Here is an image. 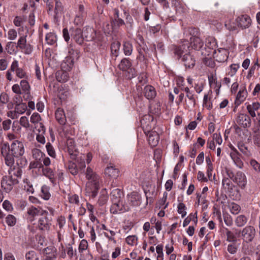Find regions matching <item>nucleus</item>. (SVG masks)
<instances>
[{"label":"nucleus","mask_w":260,"mask_h":260,"mask_svg":"<svg viewBox=\"0 0 260 260\" xmlns=\"http://www.w3.org/2000/svg\"><path fill=\"white\" fill-rule=\"evenodd\" d=\"M85 175L87 180L86 183V191L88 193H91L92 197L94 198L97 195L102 179L90 167H87Z\"/></svg>","instance_id":"f257e3e1"},{"label":"nucleus","mask_w":260,"mask_h":260,"mask_svg":"<svg viewBox=\"0 0 260 260\" xmlns=\"http://www.w3.org/2000/svg\"><path fill=\"white\" fill-rule=\"evenodd\" d=\"M12 90L17 95H22L25 100H28L31 96L30 86L28 82L25 79L22 80L20 84H14L12 87Z\"/></svg>","instance_id":"f03ea898"},{"label":"nucleus","mask_w":260,"mask_h":260,"mask_svg":"<svg viewBox=\"0 0 260 260\" xmlns=\"http://www.w3.org/2000/svg\"><path fill=\"white\" fill-rule=\"evenodd\" d=\"M74 66V59L71 56H67L61 63V68L63 71L61 76L59 77L60 73L56 74V78L59 82H66L68 80L67 72L71 70Z\"/></svg>","instance_id":"7ed1b4c3"},{"label":"nucleus","mask_w":260,"mask_h":260,"mask_svg":"<svg viewBox=\"0 0 260 260\" xmlns=\"http://www.w3.org/2000/svg\"><path fill=\"white\" fill-rule=\"evenodd\" d=\"M18 183V180L16 178L8 174V175L3 177L1 181V185L6 192H9L12 190L14 185Z\"/></svg>","instance_id":"20e7f679"},{"label":"nucleus","mask_w":260,"mask_h":260,"mask_svg":"<svg viewBox=\"0 0 260 260\" xmlns=\"http://www.w3.org/2000/svg\"><path fill=\"white\" fill-rule=\"evenodd\" d=\"M9 151L12 153L16 157L22 156L24 153L23 144L18 140L12 142L10 147H8Z\"/></svg>","instance_id":"39448f33"},{"label":"nucleus","mask_w":260,"mask_h":260,"mask_svg":"<svg viewBox=\"0 0 260 260\" xmlns=\"http://www.w3.org/2000/svg\"><path fill=\"white\" fill-rule=\"evenodd\" d=\"M1 153L4 158L6 165L12 168L14 164L15 156L9 151L8 146L6 145L2 147Z\"/></svg>","instance_id":"423d86ee"},{"label":"nucleus","mask_w":260,"mask_h":260,"mask_svg":"<svg viewBox=\"0 0 260 260\" xmlns=\"http://www.w3.org/2000/svg\"><path fill=\"white\" fill-rule=\"evenodd\" d=\"M27 219L32 221L35 218L39 215H47L48 212L42 209L41 208H37L34 206H30L27 209Z\"/></svg>","instance_id":"0eeeda50"},{"label":"nucleus","mask_w":260,"mask_h":260,"mask_svg":"<svg viewBox=\"0 0 260 260\" xmlns=\"http://www.w3.org/2000/svg\"><path fill=\"white\" fill-rule=\"evenodd\" d=\"M129 210L130 207L127 204H124L122 200L116 202L112 203L110 208V211L113 214L124 212Z\"/></svg>","instance_id":"6e6552de"},{"label":"nucleus","mask_w":260,"mask_h":260,"mask_svg":"<svg viewBox=\"0 0 260 260\" xmlns=\"http://www.w3.org/2000/svg\"><path fill=\"white\" fill-rule=\"evenodd\" d=\"M236 121L237 124L243 128L249 127L251 124L250 117L245 113H238Z\"/></svg>","instance_id":"1a4fd4ad"},{"label":"nucleus","mask_w":260,"mask_h":260,"mask_svg":"<svg viewBox=\"0 0 260 260\" xmlns=\"http://www.w3.org/2000/svg\"><path fill=\"white\" fill-rule=\"evenodd\" d=\"M10 71L15 73L16 76L20 79L24 78L25 80L28 78V75L25 70L19 67L18 61L14 60L10 66Z\"/></svg>","instance_id":"9d476101"},{"label":"nucleus","mask_w":260,"mask_h":260,"mask_svg":"<svg viewBox=\"0 0 260 260\" xmlns=\"http://www.w3.org/2000/svg\"><path fill=\"white\" fill-rule=\"evenodd\" d=\"M241 236L246 242H251L255 235L254 228L252 226H246L241 231Z\"/></svg>","instance_id":"9b49d317"},{"label":"nucleus","mask_w":260,"mask_h":260,"mask_svg":"<svg viewBox=\"0 0 260 260\" xmlns=\"http://www.w3.org/2000/svg\"><path fill=\"white\" fill-rule=\"evenodd\" d=\"M229 51L224 48H219L213 51V56L216 61L222 62L227 60Z\"/></svg>","instance_id":"f8f14e48"},{"label":"nucleus","mask_w":260,"mask_h":260,"mask_svg":"<svg viewBox=\"0 0 260 260\" xmlns=\"http://www.w3.org/2000/svg\"><path fill=\"white\" fill-rule=\"evenodd\" d=\"M236 21L237 23V26L242 29L248 28L251 23L250 17L247 15H242L238 17L236 19Z\"/></svg>","instance_id":"ddd939ff"},{"label":"nucleus","mask_w":260,"mask_h":260,"mask_svg":"<svg viewBox=\"0 0 260 260\" xmlns=\"http://www.w3.org/2000/svg\"><path fill=\"white\" fill-rule=\"evenodd\" d=\"M230 148L231 149L230 156L234 164L239 169H242L243 167V162L240 158V154L234 146L230 147Z\"/></svg>","instance_id":"4468645a"},{"label":"nucleus","mask_w":260,"mask_h":260,"mask_svg":"<svg viewBox=\"0 0 260 260\" xmlns=\"http://www.w3.org/2000/svg\"><path fill=\"white\" fill-rule=\"evenodd\" d=\"M127 204L130 208L132 207H137L140 205V196L137 192H132L127 196Z\"/></svg>","instance_id":"2eb2a0df"},{"label":"nucleus","mask_w":260,"mask_h":260,"mask_svg":"<svg viewBox=\"0 0 260 260\" xmlns=\"http://www.w3.org/2000/svg\"><path fill=\"white\" fill-rule=\"evenodd\" d=\"M233 181L236 183L242 189L245 188L247 184V179L244 173L241 171L236 173Z\"/></svg>","instance_id":"dca6fc26"},{"label":"nucleus","mask_w":260,"mask_h":260,"mask_svg":"<svg viewBox=\"0 0 260 260\" xmlns=\"http://www.w3.org/2000/svg\"><path fill=\"white\" fill-rule=\"evenodd\" d=\"M67 151L72 159H76L78 152L77 151L75 141L72 139H68L67 141Z\"/></svg>","instance_id":"f3484780"},{"label":"nucleus","mask_w":260,"mask_h":260,"mask_svg":"<svg viewBox=\"0 0 260 260\" xmlns=\"http://www.w3.org/2000/svg\"><path fill=\"white\" fill-rule=\"evenodd\" d=\"M247 96V91L245 86L241 87L239 91L238 92L235 101V105L238 107L241 105L246 99Z\"/></svg>","instance_id":"a211bd4d"},{"label":"nucleus","mask_w":260,"mask_h":260,"mask_svg":"<svg viewBox=\"0 0 260 260\" xmlns=\"http://www.w3.org/2000/svg\"><path fill=\"white\" fill-rule=\"evenodd\" d=\"M144 132L148 136L149 144L152 147L156 146L158 144L159 140L158 134L155 131L150 132L148 131L147 133L146 131L145 130Z\"/></svg>","instance_id":"6ab92c4d"},{"label":"nucleus","mask_w":260,"mask_h":260,"mask_svg":"<svg viewBox=\"0 0 260 260\" xmlns=\"http://www.w3.org/2000/svg\"><path fill=\"white\" fill-rule=\"evenodd\" d=\"M51 225V222L46 217H41L39 218L38 223V228L41 231H48Z\"/></svg>","instance_id":"aec40b11"},{"label":"nucleus","mask_w":260,"mask_h":260,"mask_svg":"<svg viewBox=\"0 0 260 260\" xmlns=\"http://www.w3.org/2000/svg\"><path fill=\"white\" fill-rule=\"evenodd\" d=\"M246 110L252 118L256 116V112L260 109V103L257 102H252L251 103H246Z\"/></svg>","instance_id":"412c9836"},{"label":"nucleus","mask_w":260,"mask_h":260,"mask_svg":"<svg viewBox=\"0 0 260 260\" xmlns=\"http://www.w3.org/2000/svg\"><path fill=\"white\" fill-rule=\"evenodd\" d=\"M40 169H41L42 174L47 177L51 182L53 184L55 183V174L53 170L48 167H44L43 165H40Z\"/></svg>","instance_id":"4be33fe9"},{"label":"nucleus","mask_w":260,"mask_h":260,"mask_svg":"<svg viewBox=\"0 0 260 260\" xmlns=\"http://www.w3.org/2000/svg\"><path fill=\"white\" fill-rule=\"evenodd\" d=\"M182 61L186 67L192 68L195 64V60L193 56L189 52L185 53L182 56Z\"/></svg>","instance_id":"5701e85b"},{"label":"nucleus","mask_w":260,"mask_h":260,"mask_svg":"<svg viewBox=\"0 0 260 260\" xmlns=\"http://www.w3.org/2000/svg\"><path fill=\"white\" fill-rule=\"evenodd\" d=\"M55 118L58 122L62 125L66 124L67 122L66 116L64 110L60 108H58L55 111Z\"/></svg>","instance_id":"b1692460"},{"label":"nucleus","mask_w":260,"mask_h":260,"mask_svg":"<svg viewBox=\"0 0 260 260\" xmlns=\"http://www.w3.org/2000/svg\"><path fill=\"white\" fill-rule=\"evenodd\" d=\"M189 47L188 46V44H183L179 46H176L174 48V54L176 56H177V58L179 59L182 56L183 54H185L188 52V50Z\"/></svg>","instance_id":"393cba45"},{"label":"nucleus","mask_w":260,"mask_h":260,"mask_svg":"<svg viewBox=\"0 0 260 260\" xmlns=\"http://www.w3.org/2000/svg\"><path fill=\"white\" fill-rule=\"evenodd\" d=\"M83 36L87 41L93 40L96 37L95 31L92 27H86L83 31Z\"/></svg>","instance_id":"a878e982"},{"label":"nucleus","mask_w":260,"mask_h":260,"mask_svg":"<svg viewBox=\"0 0 260 260\" xmlns=\"http://www.w3.org/2000/svg\"><path fill=\"white\" fill-rule=\"evenodd\" d=\"M145 96L148 100H152L156 95V92L154 87L151 85H147L144 88Z\"/></svg>","instance_id":"bb28decb"},{"label":"nucleus","mask_w":260,"mask_h":260,"mask_svg":"<svg viewBox=\"0 0 260 260\" xmlns=\"http://www.w3.org/2000/svg\"><path fill=\"white\" fill-rule=\"evenodd\" d=\"M190 47L194 50L200 49L204 45L203 41L198 37L192 36L190 39Z\"/></svg>","instance_id":"cd10ccee"},{"label":"nucleus","mask_w":260,"mask_h":260,"mask_svg":"<svg viewBox=\"0 0 260 260\" xmlns=\"http://www.w3.org/2000/svg\"><path fill=\"white\" fill-rule=\"evenodd\" d=\"M74 40L79 44H81L84 40L83 31L80 28L75 29L71 35Z\"/></svg>","instance_id":"c85d7f7f"},{"label":"nucleus","mask_w":260,"mask_h":260,"mask_svg":"<svg viewBox=\"0 0 260 260\" xmlns=\"http://www.w3.org/2000/svg\"><path fill=\"white\" fill-rule=\"evenodd\" d=\"M66 224V219L63 216H59L57 219V224L58 225L59 230H57V237L59 241H60L62 234L64 233L62 228Z\"/></svg>","instance_id":"c756f323"},{"label":"nucleus","mask_w":260,"mask_h":260,"mask_svg":"<svg viewBox=\"0 0 260 260\" xmlns=\"http://www.w3.org/2000/svg\"><path fill=\"white\" fill-rule=\"evenodd\" d=\"M171 3L177 13L181 14L184 12L185 6L180 0H172Z\"/></svg>","instance_id":"7c9ffc66"},{"label":"nucleus","mask_w":260,"mask_h":260,"mask_svg":"<svg viewBox=\"0 0 260 260\" xmlns=\"http://www.w3.org/2000/svg\"><path fill=\"white\" fill-rule=\"evenodd\" d=\"M123 194L120 189L115 188L113 189L111 192V197L112 203L118 202L121 200Z\"/></svg>","instance_id":"2f4dec72"},{"label":"nucleus","mask_w":260,"mask_h":260,"mask_svg":"<svg viewBox=\"0 0 260 260\" xmlns=\"http://www.w3.org/2000/svg\"><path fill=\"white\" fill-rule=\"evenodd\" d=\"M119 172V170L112 165L107 167L105 170L106 174L113 178H116L118 176Z\"/></svg>","instance_id":"473e14b6"},{"label":"nucleus","mask_w":260,"mask_h":260,"mask_svg":"<svg viewBox=\"0 0 260 260\" xmlns=\"http://www.w3.org/2000/svg\"><path fill=\"white\" fill-rule=\"evenodd\" d=\"M167 197L168 193L167 192H164L162 198L158 201L156 204V207L162 209H166L169 205V202H167Z\"/></svg>","instance_id":"72a5a7b5"},{"label":"nucleus","mask_w":260,"mask_h":260,"mask_svg":"<svg viewBox=\"0 0 260 260\" xmlns=\"http://www.w3.org/2000/svg\"><path fill=\"white\" fill-rule=\"evenodd\" d=\"M248 220V218L244 215H240L236 217L235 223L237 226L242 227L245 225Z\"/></svg>","instance_id":"f704fd0d"},{"label":"nucleus","mask_w":260,"mask_h":260,"mask_svg":"<svg viewBox=\"0 0 260 260\" xmlns=\"http://www.w3.org/2000/svg\"><path fill=\"white\" fill-rule=\"evenodd\" d=\"M212 93L211 90H209L208 94H205L203 98V106L208 110L212 108L213 105L211 102V98L209 96V94Z\"/></svg>","instance_id":"c9c22d12"},{"label":"nucleus","mask_w":260,"mask_h":260,"mask_svg":"<svg viewBox=\"0 0 260 260\" xmlns=\"http://www.w3.org/2000/svg\"><path fill=\"white\" fill-rule=\"evenodd\" d=\"M84 7L82 5L79 6V12L76 16L74 19V23L76 25H81L84 20V16L83 15L82 12L83 11Z\"/></svg>","instance_id":"e433bc0d"},{"label":"nucleus","mask_w":260,"mask_h":260,"mask_svg":"<svg viewBox=\"0 0 260 260\" xmlns=\"http://www.w3.org/2000/svg\"><path fill=\"white\" fill-rule=\"evenodd\" d=\"M49 189V187L46 185H44L41 187L40 196L45 200H48L51 197Z\"/></svg>","instance_id":"4c0bfd02"},{"label":"nucleus","mask_w":260,"mask_h":260,"mask_svg":"<svg viewBox=\"0 0 260 260\" xmlns=\"http://www.w3.org/2000/svg\"><path fill=\"white\" fill-rule=\"evenodd\" d=\"M108 199V192L106 189H102L98 201L99 205L101 206L104 205L107 202Z\"/></svg>","instance_id":"58836bf2"},{"label":"nucleus","mask_w":260,"mask_h":260,"mask_svg":"<svg viewBox=\"0 0 260 260\" xmlns=\"http://www.w3.org/2000/svg\"><path fill=\"white\" fill-rule=\"evenodd\" d=\"M120 43L118 41L114 42L111 46L112 54L115 56H118L119 52Z\"/></svg>","instance_id":"ea45409f"},{"label":"nucleus","mask_w":260,"mask_h":260,"mask_svg":"<svg viewBox=\"0 0 260 260\" xmlns=\"http://www.w3.org/2000/svg\"><path fill=\"white\" fill-rule=\"evenodd\" d=\"M123 50L125 55L129 56L133 50L132 44L129 42H124L123 44Z\"/></svg>","instance_id":"a19ab883"},{"label":"nucleus","mask_w":260,"mask_h":260,"mask_svg":"<svg viewBox=\"0 0 260 260\" xmlns=\"http://www.w3.org/2000/svg\"><path fill=\"white\" fill-rule=\"evenodd\" d=\"M131 66L132 63L127 58H124L121 60L118 67L120 70L126 71L130 68Z\"/></svg>","instance_id":"79ce46f5"},{"label":"nucleus","mask_w":260,"mask_h":260,"mask_svg":"<svg viewBox=\"0 0 260 260\" xmlns=\"http://www.w3.org/2000/svg\"><path fill=\"white\" fill-rule=\"evenodd\" d=\"M231 180H232L228 177H224L222 181L223 187L229 191L232 190L234 187V184Z\"/></svg>","instance_id":"37998d69"},{"label":"nucleus","mask_w":260,"mask_h":260,"mask_svg":"<svg viewBox=\"0 0 260 260\" xmlns=\"http://www.w3.org/2000/svg\"><path fill=\"white\" fill-rule=\"evenodd\" d=\"M41 120V117L38 113H34L30 116V121L31 123L34 124L35 128H37L39 123H41L40 122Z\"/></svg>","instance_id":"c03bdc74"},{"label":"nucleus","mask_w":260,"mask_h":260,"mask_svg":"<svg viewBox=\"0 0 260 260\" xmlns=\"http://www.w3.org/2000/svg\"><path fill=\"white\" fill-rule=\"evenodd\" d=\"M22 174V170L20 167H17L16 168H14L13 169L11 168L9 170V174L10 175H12L13 177L16 178L17 179V178L21 177Z\"/></svg>","instance_id":"a18cd8bd"},{"label":"nucleus","mask_w":260,"mask_h":260,"mask_svg":"<svg viewBox=\"0 0 260 260\" xmlns=\"http://www.w3.org/2000/svg\"><path fill=\"white\" fill-rule=\"evenodd\" d=\"M45 40L48 45H53L57 41L56 36L52 32L48 33L46 35Z\"/></svg>","instance_id":"49530a36"},{"label":"nucleus","mask_w":260,"mask_h":260,"mask_svg":"<svg viewBox=\"0 0 260 260\" xmlns=\"http://www.w3.org/2000/svg\"><path fill=\"white\" fill-rule=\"evenodd\" d=\"M187 207L182 202H180L177 205V212L181 215L182 218L184 217L187 214Z\"/></svg>","instance_id":"de8ad7c7"},{"label":"nucleus","mask_w":260,"mask_h":260,"mask_svg":"<svg viewBox=\"0 0 260 260\" xmlns=\"http://www.w3.org/2000/svg\"><path fill=\"white\" fill-rule=\"evenodd\" d=\"M26 109L27 106L25 104L20 103L15 106L14 112L16 114H22L26 111Z\"/></svg>","instance_id":"09e8293b"},{"label":"nucleus","mask_w":260,"mask_h":260,"mask_svg":"<svg viewBox=\"0 0 260 260\" xmlns=\"http://www.w3.org/2000/svg\"><path fill=\"white\" fill-rule=\"evenodd\" d=\"M181 90H184L186 93V97L191 101V103L194 106L196 104V100L194 94L190 92L189 88L188 87H186L184 88H181Z\"/></svg>","instance_id":"8fccbe9b"},{"label":"nucleus","mask_w":260,"mask_h":260,"mask_svg":"<svg viewBox=\"0 0 260 260\" xmlns=\"http://www.w3.org/2000/svg\"><path fill=\"white\" fill-rule=\"evenodd\" d=\"M229 207L231 213L233 214L236 215L238 214L241 210L240 206L235 203L230 204Z\"/></svg>","instance_id":"3c124183"},{"label":"nucleus","mask_w":260,"mask_h":260,"mask_svg":"<svg viewBox=\"0 0 260 260\" xmlns=\"http://www.w3.org/2000/svg\"><path fill=\"white\" fill-rule=\"evenodd\" d=\"M26 260H39L40 255L34 251H30L25 254Z\"/></svg>","instance_id":"603ef678"},{"label":"nucleus","mask_w":260,"mask_h":260,"mask_svg":"<svg viewBox=\"0 0 260 260\" xmlns=\"http://www.w3.org/2000/svg\"><path fill=\"white\" fill-rule=\"evenodd\" d=\"M205 45L207 47L214 50H215V48L216 46V42L214 38L209 37L206 39Z\"/></svg>","instance_id":"864d4df0"},{"label":"nucleus","mask_w":260,"mask_h":260,"mask_svg":"<svg viewBox=\"0 0 260 260\" xmlns=\"http://www.w3.org/2000/svg\"><path fill=\"white\" fill-rule=\"evenodd\" d=\"M126 243L131 246L137 245L138 237L135 235H131L127 236L125 239Z\"/></svg>","instance_id":"5fc2aeb1"},{"label":"nucleus","mask_w":260,"mask_h":260,"mask_svg":"<svg viewBox=\"0 0 260 260\" xmlns=\"http://www.w3.org/2000/svg\"><path fill=\"white\" fill-rule=\"evenodd\" d=\"M226 241L229 242H236L237 240V237L234 234L228 229H226Z\"/></svg>","instance_id":"6e6d98bb"},{"label":"nucleus","mask_w":260,"mask_h":260,"mask_svg":"<svg viewBox=\"0 0 260 260\" xmlns=\"http://www.w3.org/2000/svg\"><path fill=\"white\" fill-rule=\"evenodd\" d=\"M238 148L239 150L245 156H250L251 155L250 151L248 150L247 146L243 143L238 144Z\"/></svg>","instance_id":"4d7b16f0"},{"label":"nucleus","mask_w":260,"mask_h":260,"mask_svg":"<svg viewBox=\"0 0 260 260\" xmlns=\"http://www.w3.org/2000/svg\"><path fill=\"white\" fill-rule=\"evenodd\" d=\"M32 156L36 160H41L43 156H45V154L41 150L38 149H34L32 150Z\"/></svg>","instance_id":"13d9d810"},{"label":"nucleus","mask_w":260,"mask_h":260,"mask_svg":"<svg viewBox=\"0 0 260 260\" xmlns=\"http://www.w3.org/2000/svg\"><path fill=\"white\" fill-rule=\"evenodd\" d=\"M16 222V218L13 215H8L6 217V222L9 226H13L15 225Z\"/></svg>","instance_id":"bf43d9fd"},{"label":"nucleus","mask_w":260,"mask_h":260,"mask_svg":"<svg viewBox=\"0 0 260 260\" xmlns=\"http://www.w3.org/2000/svg\"><path fill=\"white\" fill-rule=\"evenodd\" d=\"M69 171L73 175H77L78 172V170L76 165L71 161H70L68 166Z\"/></svg>","instance_id":"052dcab7"},{"label":"nucleus","mask_w":260,"mask_h":260,"mask_svg":"<svg viewBox=\"0 0 260 260\" xmlns=\"http://www.w3.org/2000/svg\"><path fill=\"white\" fill-rule=\"evenodd\" d=\"M43 252L46 256L56 255V249L54 247L50 246L43 249Z\"/></svg>","instance_id":"680f3d73"},{"label":"nucleus","mask_w":260,"mask_h":260,"mask_svg":"<svg viewBox=\"0 0 260 260\" xmlns=\"http://www.w3.org/2000/svg\"><path fill=\"white\" fill-rule=\"evenodd\" d=\"M46 148L48 155L53 158H55L56 157L55 151L51 143L49 142L47 143L46 145Z\"/></svg>","instance_id":"e2e57ef3"},{"label":"nucleus","mask_w":260,"mask_h":260,"mask_svg":"<svg viewBox=\"0 0 260 260\" xmlns=\"http://www.w3.org/2000/svg\"><path fill=\"white\" fill-rule=\"evenodd\" d=\"M209 84L211 87H214L218 84H220V83L217 82V78L213 74L208 76Z\"/></svg>","instance_id":"0e129e2a"},{"label":"nucleus","mask_w":260,"mask_h":260,"mask_svg":"<svg viewBox=\"0 0 260 260\" xmlns=\"http://www.w3.org/2000/svg\"><path fill=\"white\" fill-rule=\"evenodd\" d=\"M206 196L207 194H203L200 193H197L198 201L196 203H198V205L206 204L207 203Z\"/></svg>","instance_id":"69168bd1"},{"label":"nucleus","mask_w":260,"mask_h":260,"mask_svg":"<svg viewBox=\"0 0 260 260\" xmlns=\"http://www.w3.org/2000/svg\"><path fill=\"white\" fill-rule=\"evenodd\" d=\"M156 251L157 253V260L164 259L163 246L161 244L158 245L156 247Z\"/></svg>","instance_id":"338daca9"},{"label":"nucleus","mask_w":260,"mask_h":260,"mask_svg":"<svg viewBox=\"0 0 260 260\" xmlns=\"http://www.w3.org/2000/svg\"><path fill=\"white\" fill-rule=\"evenodd\" d=\"M20 49L22 50V51L25 53V54H30L31 53L33 50L32 47L29 44L26 43L24 45H23L22 48H20Z\"/></svg>","instance_id":"774afa93"}]
</instances>
